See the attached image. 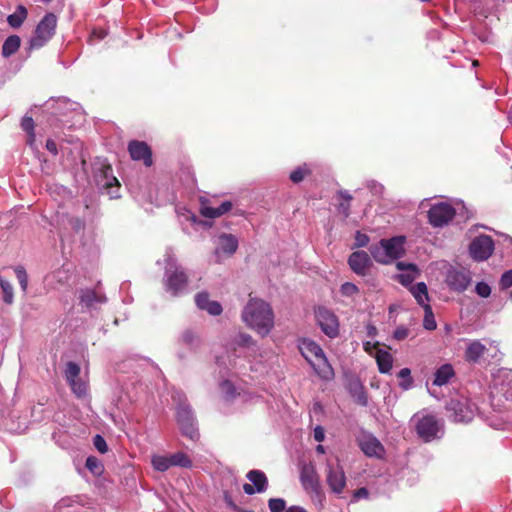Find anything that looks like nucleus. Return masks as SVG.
<instances>
[{"label":"nucleus","mask_w":512,"mask_h":512,"mask_svg":"<svg viewBox=\"0 0 512 512\" xmlns=\"http://www.w3.org/2000/svg\"><path fill=\"white\" fill-rule=\"evenodd\" d=\"M221 389L225 393L227 399H231L235 396V387L229 380H224L221 383Z\"/></svg>","instance_id":"de8ad7c7"},{"label":"nucleus","mask_w":512,"mask_h":512,"mask_svg":"<svg viewBox=\"0 0 512 512\" xmlns=\"http://www.w3.org/2000/svg\"><path fill=\"white\" fill-rule=\"evenodd\" d=\"M103 302V298L98 295L94 290H83L80 295V303L87 308H92L96 303Z\"/></svg>","instance_id":"7c9ffc66"},{"label":"nucleus","mask_w":512,"mask_h":512,"mask_svg":"<svg viewBox=\"0 0 512 512\" xmlns=\"http://www.w3.org/2000/svg\"><path fill=\"white\" fill-rule=\"evenodd\" d=\"M348 264L354 273L364 276L371 267L372 262L367 252L355 251L349 256Z\"/></svg>","instance_id":"dca6fc26"},{"label":"nucleus","mask_w":512,"mask_h":512,"mask_svg":"<svg viewBox=\"0 0 512 512\" xmlns=\"http://www.w3.org/2000/svg\"><path fill=\"white\" fill-rule=\"evenodd\" d=\"M195 303L201 310L207 311L210 315L218 316L222 313V306L217 301H211L207 292H199L195 296Z\"/></svg>","instance_id":"aec40b11"},{"label":"nucleus","mask_w":512,"mask_h":512,"mask_svg":"<svg viewBox=\"0 0 512 512\" xmlns=\"http://www.w3.org/2000/svg\"><path fill=\"white\" fill-rule=\"evenodd\" d=\"M316 320L321 330L330 338L339 334V322L337 317L330 310L319 307L315 312Z\"/></svg>","instance_id":"1a4fd4ad"},{"label":"nucleus","mask_w":512,"mask_h":512,"mask_svg":"<svg viewBox=\"0 0 512 512\" xmlns=\"http://www.w3.org/2000/svg\"><path fill=\"white\" fill-rule=\"evenodd\" d=\"M314 439L317 441V442H322L324 441L325 439V433H324V429L323 427L321 426H316L314 428Z\"/></svg>","instance_id":"5fc2aeb1"},{"label":"nucleus","mask_w":512,"mask_h":512,"mask_svg":"<svg viewBox=\"0 0 512 512\" xmlns=\"http://www.w3.org/2000/svg\"><path fill=\"white\" fill-rule=\"evenodd\" d=\"M376 362L380 373H389L393 365L392 355L382 349H377L375 354Z\"/></svg>","instance_id":"b1692460"},{"label":"nucleus","mask_w":512,"mask_h":512,"mask_svg":"<svg viewBox=\"0 0 512 512\" xmlns=\"http://www.w3.org/2000/svg\"><path fill=\"white\" fill-rule=\"evenodd\" d=\"M415 430L419 438L430 442L437 436L440 423L434 415H424L416 419Z\"/></svg>","instance_id":"0eeeda50"},{"label":"nucleus","mask_w":512,"mask_h":512,"mask_svg":"<svg viewBox=\"0 0 512 512\" xmlns=\"http://www.w3.org/2000/svg\"><path fill=\"white\" fill-rule=\"evenodd\" d=\"M234 342L240 347H251L255 344L251 335L247 333H239Z\"/></svg>","instance_id":"c03bdc74"},{"label":"nucleus","mask_w":512,"mask_h":512,"mask_svg":"<svg viewBox=\"0 0 512 512\" xmlns=\"http://www.w3.org/2000/svg\"><path fill=\"white\" fill-rule=\"evenodd\" d=\"M299 350L320 378H332L334 374L332 366L329 364L322 348L317 343L303 339L299 343Z\"/></svg>","instance_id":"f03ea898"},{"label":"nucleus","mask_w":512,"mask_h":512,"mask_svg":"<svg viewBox=\"0 0 512 512\" xmlns=\"http://www.w3.org/2000/svg\"><path fill=\"white\" fill-rule=\"evenodd\" d=\"M470 282V274L464 270L450 269L446 276V284L448 287L458 293L464 292Z\"/></svg>","instance_id":"4468645a"},{"label":"nucleus","mask_w":512,"mask_h":512,"mask_svg":"<svg viewBox=\"0 0 512 512\" xmlns=\"http://www.w3.org/2000/svg\"><path fill=\"white\" fill-rule=\"evenodd\" d=\"M369 242V237L366 234L357 232L355 235V243L353 247H365Z\"/></svg>","instance_id":"864d4df0"},{"label":"nucleus","mask_w":512,"mask_h":512,"mask_svg":"<svg viewBox=\"0 0 512 512\" xmlns=\"http://www.w3.org/2000/svg\"><path fill=\"white\" fill-rule=\"evenodd\" d=\"M171 466H177L182 468H191L192 467V461L189 458V456L184 452H176L169 456Z\"/></svg>","instance_id":"2f4dec72"},{"label":"nucleus","mask_w":512,"mask_h":512,"mask_svg":"<svg viewBox=\"0 0 512 512\" xmlns=\"http://www.w3.org/2000/svg\"><path fill=\"white\" fill-rule=\"evenodd\" d=\"M311 169L309 168V166L307 164H303L301 166H298L296 169H294L291 173H290V180L297 184V183H300L302 182L305 177L309 176L311 174Z\"/></svg>","instance_id":"72a5a7b5"},{"label":"nucleus","mask_w":512,"mask_h":512,"mask_svg":"<svg viewBox=\"0 0 512 512\" xmlns=\"http://www.w3.org/2000/svg\"><path fill=\"white\" fill-rule=\"evenodd\" d=\"M423 309L425 312L424 319H423L424 328L427 330H430V331L435 330L437 327V324H436L431 306L426 305V306H424Z\"/></svg>","instance_id":"4c0bfd02"},{"label":"nucleus","mask_w":512,"mask_h":512,"mask_svg":"<svg viewBox=\"0 0 512 512\" xmlns=\"http://www.w3.org/2000/svg\"><path fill=\"white\" fill-rule=\"evenodd\" d=\"M486 352V347L479 341H473L466 349L465 357L469 362L476 363Z\"/></svg>","instance_id":"bb28decb"},{"label":"nucleus","mask_w":512,"mask_h":512,"mask_svg":"<svg viewBox=\"0 0 512 512\" xmlns=\"http://www.w3.org/2000/svg\"><path fill=\"white\" fill-rule=\"evenodd\" d=\"M476 293L483 298H487L491 294L490 286L485 282H478L475 287Z\"/></svg>","instance_id":"49530a36"},{"label":"nucleus","mask_w":512,"mask_h":512,"mask_svg":"<svg viewBox=\"0 0 512 512\" xmlns=\"http://www.w3.org/2000/svg\"><path fill=\"white\" fill-rule=\"evenodd\" d=\"M410 292L420 306L424 308V306L429 305L427 303L429 301L428 289L424 282L411 286Z\"/></svg>","instance_id":"cd10ccee"},{"label":"nucleus","mask_w":512,"mask_h":512,"mask_svg":"<svg viewBox=\"0 0 512 512\" xmlns=\"http://www.w3.org/2000/svg\"><path fill=\"white\" fill-rule=\"evenodd\" d=\"M316 451H317L318 453H322V454H323V453H325L324 446H322V445H318V446L316 447Z\"/></svg>","instance_id":"338daca9"},{"label":"nucleus","mask_w":512,"mask_h":512,"mask_svg":"<svg viewBox=\"0 0 512 512\" xmlns=\"http://www.w3.org/2000/svg\"><path fill=\"white\" fill-rule=\"evenodd\" d=\"M450 418L454 422H468L473 418V411L464 402L458 399H451L447 404Z\"/></svg>","instance_id":"2eb2a0df"},{"label":"nucleus","mask_w":512,"mask_h":512,"mask_svg":"<svg viewBox=\"0 0 512 512\" xmlns=\"http://www.w3.org/2000/svg\"><path fill=\"white\" fill-rule=\"evenodd\" d=\"M0 287L3 292V301L6 304H12V302H13V287H12V285L8 281L0 278Z\"/></svg>","instance_id":"58836bf2"},{"label":"nucleus","mask_w":512,"mask_h":512,"mask_svg":"<svg viewBox=\"0 0 512 512\" xmlns=\"http://www.w3.org/2000/svg\"><path fill=\"white\" fill-rule=\"evenodd\" d=\"M358 445L368 457L383 458L385 448L382 443L371 433H363L358 438Z\"/></svg>","instance_id":"f8f14e48"},{"label":"nucleus","mask_w":512,"mask_h":512,"mask_svg":"<svg viewBox=\"0 0 512 512\" xmlns=\"http://www.w3.org/2000/svg\"><path fill=\"white\" fill-rule=\"evenodd\" d=\"M21 45V39L18 35L9 36L3 43L2 56L8 58L15 54Z\"/></svg>","instance_id":"c85d7f7f"},{"label":"nucleus","mask_w":512,"mask_h":512,"mask_svg":"<svg viewBox=\"0 0 512 512\" xmlns=\"http://www.w3.org/2000/svg\"><path fill=\"white\" fill-rule=\"evenodd\" d=\"M14 272L21 286V289L25 292L28 287V275L25 268L23 266H17L15 267Z\"/></svg>","instance_id":"a19ab883"},{"label":"nucleus","mask_w":512,"mask_h":512,"mask_svg":"<svg viewBox=\"0 0 512 512\" xmlns=\"http://www.w3.org/2000/svg\"><path fill=\"white\" fill-rule=\"evenodd\" d=\"M113 169L110 163L101 162L96 168L95 178L99 185L104 188L120 186L118 179L112 175Z\"/></svg>","instance_id":"a211bd4d"},{"label":"nucleus","mask_w":512,"mask_h":512,"mask_svg":"<svg viewBox=\"0 0 512 512\" xmlns=\"http://www.w3.org/2000/svg\"><path fill=\"white\" fill-rule=\"evenodd\" d=\"M396 268L397 270L404 271V273L398 276V280L403 286L411 285L419 274L417 266L412 263L399 261L396 263Z\"/></svg>","instance_id":"412c9836"},{"label":"nucleus","mask_w":512,"mask_h":512,"mask_svg":"<svg viewBox=\"0 0 512 512\" xmlns=\"http://www.w3.org/2000/svg\"><path fill=\"white\" fill-rule=\"evenodd\" d=\"M242 321L261 337L269 334L274 326V313L262 299L250 298L241 315Z\"/></svg>","instance_id":"f257e3e1"},{"label":"nucleus","mask_w":512,"mask_h":512,"mask_svg":"<svg viewBox=\"0 0 512 512\" xmlns=\"http://www.w3.org/2000/svg\"><path fill=\"white\" fill-rule=\"evenodd\" d=\"M268 506L271 512H285L286 502L282 498H271L268 501Z\"/></svg>","instance_id":"79ce46f5"},{"label":"nucleus","mask_w":512,"mask_h":512,"mask_svg":"<svg viewBox=\"0 0 512 512\" xmlns=\"http://www.w3.org/2000/svg\"><path fill=\"white\" fill-rule=\"evenodd\" d=\"M300 480L306 490L317 492L320 487L319 477L312 464H305L301 468Z\"/></svg>","instance_id":"6ab92c4d"},{"label":"nucleus","mask_w":512,"mask_h":512,"mask_svg":"<svg viewBox=\"0 0 512 512\" xmlns=\"http://www.w3.org/2000/svg\"><path fill=\"white\" fill-rule=\"evenodd\" d=\"M85 466L87 467V469H89L94 474H100L102 472V470H103L102 464L94 456H89L86 459Z\"/></svg>","instance_id":"37998d69"},{"label":"nucleus","mask_w":512,"mask_h":512,"mask_svg":"<svg viewBox=\"0 0 512 512\" xmlns=\"http://www.w3.org/2000/svg\"><path fill=\"white\" fill-rule=\"evenodd\" d=\"M105 34H106L105 32L101 31V32L99 33L98 37H99L100 39H103V38L105 37Z\"/></svg>","instance_id":"774afa93"},{"label":"nucleus","mask_w":512,"mask_h":512,"mask_svg":"<svg viewBox=\"0 0 512 512\" xmlns=\"http://www.w3.org/2000/svg\"><path fill=\"white\" fill-rule=\"evenodd\" d=\"M246 477L254 484L258 493L266 490L268 480L264 472L260 470H251L247 473Z\"/></svg>","instance_id":"a878e982"},{"label":"nucleus","mask_w":512,"mask_h":512,"mask_svg":"<svg viewBox=\"0 0 512 512\" xmlns=\"http://www.w3.org/2000/svg\"><path fill=\"white\" fill-rule=\"evenodd\" d=\"M367 331H368V335L369 336H375L376 335V332H377V329L375 326L373 325H368L367 327Z\"/></svg>","instance_id":"69168bd1"},{"label":"nucleus","mask_w":512,"mask_h":512,"mask_svg":"<svg viewBox=\"0 0 512 512\" xmlns=\"http://www.w3.org/2000/svg\"><path fill=\"white\" fill-rule=\"evenodd\" d=\"M326 473V482L331 491L335 494L342 493L346 486V476L339 461L337 460L336 465L327 461Z\"/></svg>","instance_id":"6e6552de"},{"label":"nucleus","mask_w":512,"mask_h":512,"mask_svg":"<svg viewBox=\"0 0 512 512\" xmlns=\"http://www.w3.org/2000/svg\"><path fill=\"white\" fill-rule=\"evenodd\" d=\"M454 376V369L450 364H444L439 367L435 372L433 384L436 386H443Z\"/></svg>","instance_id":"393cba45"},{"label":"nucleus","mask_w":512,"mask_h":512,"mask_svg":"<svg viewBox=\"0 0 512 512\" xmlns=\"http://www.w3.org/2000/svg\"><path fill=\"white\" fill-rule=\"evenodd\" d=\"M80 366L73 362V361H69L67 364H66V368H65V379L68 382L70 381H74L75 379H77L79 376H80Z\"/></svg>","instance_id":"e433bc0d"},{"label":"nucleus","mask_w":512,"mask_h":512,"mask_svg":"<svg viewBox=\"0 0 512 512\" xmlns=\"http://www.w3.org/2000/svg\"><path fill=\"white\" fill-rule=\"evenodd\" d=\"M224 499H225V502L227 503V505L232 508L233 510H239L238 509V506L234 503V501L232 500V498L227 494L225 493L224 495Z\"/></svg>","instance_id":"052dcab7"},{"label":"nucleus","mask_w":512,"mask_h":512,"mask_svg":"<svg viewBox=\"0 0 512 512\" xmlns=\"http://www.w3.org/2000/svg\"><path fill=\"white\" fill-rule=\"evenodd\" d=\"M219 249L231 256L233 255L238 248V240L234 235L231 234H222L219 236Z\"/></svg>","instance_id":"5701e85b"},{"label":"nucleus","mask_w":512,"mask_h":512,"mask_svg":"<svg viewBox=\"0 0 512 512\" xmlns=\"http://www.w3.org/2000/svg\"><path fill=\"white\" fill-rule=\"evenodd\" d=\"M499 285L501 289H508L512 286V269L502 274Z\"/></svg>","instance_id":"09e8293b"},{"label":"nucleus","mask_w":512,"mask_h":512,"mask_svg":"<svg viewBox=\"0 0 512 512\" xmlns=\"http://www.w3.org/2000/svg\"><path fill=\"white\" fill-rule=\"evenodd\" d=\"M128 152L132 160L143 161L146 167L153 164L152 150L144 141L131 140L128 143Z\"/></svg>","instance_id":"ddd939ff"},{"label":"nucleus","mask_w":512,"mask_h":512,"mask_svg":"<svg viewBox=\"0 0 512 512\" xmlns=\"http://www.w3.org/2000/svg\"><path fill=\"white\" fill-rule=\"evenodd\" d=\"M358 287L353 284V283H350V282H346L344 284H342L341 286V292L343 295H346V296H352L356 293H358Z\"/></svg>","instance_id":"3c124183"},{"label":"nucleus","mask_w":512,"mask_h":512,"mask_svg":"<svg viewBox=\"0 0 512 512\" xmlns=\"http://www.w3.org/2000/svg\"><path fill=\"white\" fill-rule=\"evenodd\" d=\"M180 342L191 348L196 347L199 344V336L192 329H186L180 336Z\"/></svg>","instance_id":"f704fd0d"},{"label":"nucleus","mask_w":512,"mask_h":512,"mask_svg":"<svg viewBox=\"0 0 512 512\" xmlns=\"http://www.w3.org/2000/svg\"><path fill=\"white\" fill-rule=\"evenodd\" d=\"M243 490L248 495H253V494H255L257 492L256 488L253 485L249 484V483H245L243 485Z\"/></svg>","instance_id":"bf43d9fd"},{"label":"nucleus","mask_w":512,"mask_h":512,"mask_svg":"<svg viewBox=\"0 0 512 512\" xmlns=\"http://www.w3.org/2000/svg\"><path fill=\"white\" fill-rule=\"evenodd\" d=\"M453 206L448 202H438L433 204L428 210V219L430 224H448L455 216H459L463 221L473 218V212L464 205L463 202H457Z\"/></svg>","instance_id":"7ed1b4c3"},{"label":"nucleus","mask_w":512,"mask_h":512,"mask_svg":"<svg viewBox=\"0 0 512 512\" xmlns=\"http://www.w3.org/2000/svg\"><path fill=\"white\" fill-rule=\"evenodd\" d=\"M404 243V236H395L390 239H382L378 244L372 245L369 251L376 262L389 264L404 255Z\"/></svg>","instance_id":"20e7f679"},{"label":"nucleus","mask_w":512,"mask_h":512,"mask_svg":"<svg viewBox=\"0 0 512 512\" xmlns=\"http://www.w3.org/2000/svg\"><path fill=\"white\" fill-rule=\"evenodd\" d=\"M285 512H307L303 507L300 506H291L288 509H286Z\"/></svg>","instance_id":"0e129e2a"},{"label":"nucleus","mask_w":512,"mask_h":512,"mask_svg":"<svg viewBox=\"0 0 512 512\" xmlns=\"http://www.w3.org/2000/svg\"><path fill=\"white\" fill-rule=\"evenodd\" d=\"M379 346V343L376 342L375 344H371V342L367 341L364 343V350L371 354L372 353V350L377 348Z\"/></svg>","instance_id":"680f3d73"},{"label":"nucleus","mask_w":512,"mask_h":512,"mask_svg":"<svg viewBox=\"0 0 512 512\" xmlns=\"http://www.w3.org/2000/svg\"><path fill=\"white\" fill-rule=\"evenodd\" d=\"M28 11L25 6L18 5L16 11L7 17V22L12 28H19L27 19Z\"/></svg>","instance_id":"c756f323"},{"label":"nucleus","mask_w":512,"mask_h":512,"mask_svg":"<svg viewBox=\"0 0 512 512\" xmlns=\"http://www.w3.org/2000/svg\"><path fill=\"white\" fill-rule=\"evenodd\" d=\"M27 135H28V137H27V144L30 147H33L34 144H35V141H36L35 131L28 132Z\"/></svg>","instance_id":"e2e57ef3"},{"label":"nucleus","mask_w":512,"mask_h":512,"mask_svg":"<svg viewBox=\"0 0 512 512\" xmlns=\"http://www.w3.org/2000/svg\"><path fill=\"white\" fill-rule=\"evenodd\" d=\"M393 336L398 341L405 340L409 336V329L404 326H399L395 329Z\"/></svg>","instance_id":"603ef678"},{"label":"nucleus","mask_w":512,"mask_h":512,"mask_svg":"<svg viewBox=\"0 0 512 512\" xmlns=\"http://www.w3.org/2000/svg\"><path fill=\"white\" fill-rule=\"evenodd\" d=\"M232 208V202L224 201L219 206H212L209 200H200V214L209 219L220 217L230 211Z\"/></svg>","instance_id":"f3484780"},{"label":"nucleus","mask_w":512,"mask_h":512,"mask_svg":"<svg viewBox=\"0 0 512 512\" xmlns=\"http://www.w3.org/2000/svg\"><path fill=\"white\" fill-rule=\"evenodd\" d=\"M57 27V17L54 13H47L35 28L34 35L29 41V48L40 49L54 36Z\"/></svg>","instance_id":"39448f33"},{"label":"nucleus","mask_w":512,"mask_h":512,"mask_svg":"<svg viewBox=\"0 0 512 512\" xmlns=\"http://www.w3.org/2000/svg\"><path fill=\"white\" fill-rule=\"evenodd\" d=\"M494 249V244L489 236L476 237L469 245V252L471 257L477 261L488 259Z\"/></svg>","instance_id":"9b49d317"},{"label":"nucleus","mask_w":512,"mask_h":512,"mask_svg":"<svg viewBox=\"0 0 512 512\" xmlns=\"http://www.w3.org/2000/svg\"><path fill=\"white\" fill-rule=\"evenodd\" d=\"M21 128L26 132L35 131V123L31 116L25 115L21 120Z\"/></svg>","instance_id":"8fccbe9b"},{"label":"nucleus","mask_w":512,"mask_h":512,"mask_svg":"<svg viewBox=\"0 0 512 512\" xmlns=\"http://www.w3.org/2000/svg\"><path fill=\"white\" fill-rule=\"evenodd\" d=\"M93 444L101 454H104L108 451V446L105 439L99 434L94 436Z\"/></svg>","instance_id":"a18cd8bd"},{"label":"nucleus","mask_w":512,"mask_h":512,"mask_svg":"<svg viewBox=\"0 0 512 512\" xmlns=\"http://www.w3.org/2000/svg\"><path fill=\"white\" fill-rule=\"evenodd\" d=\"M353 496H354L355 499L368 498L369 491H368L367 488L361 487V488H359V489L354 491Z\"/></svg>","instance_id":"6e6d98bb"},{"label":"nucleus","mask_w":512,"mask_h":512,"mask_svg":"<svg viewBox=\"0 0 512 512\" xmlns=\"http://www.w3.org/2000/svg\"><path fill=\"white\" fill-rule=\"evenodd\" d=\"M368 187L370 188L371 192L373 194H379L381 195L384 191V187L383 185L379 184V183H376V182H371Z\"/></svg>","instance_id":"4d7b16f0"},{"label":"nucleus","mask_w":512,"mask_h":512,"mask_svg":"<svg viewBox=\"0 0 512 512\" xmlns=\"http://www.w3.org/2000/svg\"><path fill=\"white\" fill-rule=\"evenodd\" d=\"M151 464L155 470L160 472H165L172 467L169 456L163 455H153Z\"/></svg>","instance_id":"473e14b6"},{"label":"nucleus","mask_w":512,"mask_h":512,"mask_svg":"<svg viewBox=\"0 0 512 512\" xmlns=\"http://www.w3.org/2000/svg\"><path fill=\"white\" fill-rule=\"evenodd\" d=\"M68 384L76 397L81 398L87 394L88 385L86 382L82 381L80 377L74 381L68 382Z\"/></svg>","instance_id":"c9c22d12"},{"label":"nucleus","mask_w":512,"mask_h":512,"mask_svg":"<svg viewBox=\"0 0 512 512\" xmlns=\"http://www.w3.org/2000/svg\"><path fill=\"white\" fill-rule=\"evenodd\" d=\"M46 149L52 153L53 155H57L58 153V149H57V144L54 140L52 139H48L46 141Z\"/></svg>","instance_id":"13d9d810"},{"label":"nucleus","mask_w":512,"mask_h":512,"mask_svg":"<svg viewBox=\"0 0 512 512\" xmlns=\"http://www.w3.org/2000/svg\"><path fill=\"white\" fill-rule=\"evenodd\" d=\"M354 200L353 195L347 190H339L336 194L337 201V212L344 218H348L351 215V205Z\"/></svg>","instance_id":"4be33fe9"},{"label":"nucleus","mask_w":512,"mask_h":512,"mask_svg":"<svg viewBox=\"0 0 512 512\" xmlns=\"http://www.w3.org/2000/svg\"><path fill=\"white\" fill-rule=\"evenodd\" d=\"M177 422L183 435L195 440L199 434L194 425V418L191 408L188 405H179L176 412Z\"/></svg>","instance_id":"9d476101"},{"label":"nucleus","mask_w":512,"mask_h":512,"mask_svg":"<svg viewBox=\"0 0 512 512\" xmlns=\"http://www.w3.org/2000/svg\"><path fill=\"white\" fill-rule=\"evenodd\" d=\"M164 285L167 292L177 297L185 291L188 285V275L181 267H176L172 271L167 270Z\"/></svg>","instance_id":"423d86ee"},{"label":"nucleus","mask_w":512,"mask_h":512,"mask_svg":"<svg viewBox=\"0 0 512 512\" xmlns=\"http://www.w3.org/2000/svg\"><path fill=\"white\" fill-rule=\"evenodd\" d=\"M397 376L403 380L399 384L402 389L407 390L411 387L413 378L411 377V370L409 368H402Z\"/></svg>","instance_id":"ea45409f"}]
</instances>
